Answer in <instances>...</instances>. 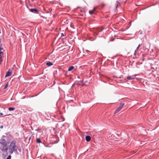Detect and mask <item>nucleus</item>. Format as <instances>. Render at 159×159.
Wrapping results in <instances>:
<instances>
[{
	"instance_id": "9b49d317",
	"label": "nucleus",
	"mask_w": 159,
	"mask_h": 159,
	"mask_svg": "<svg viewBox=\"0 0 159 159\" xmlns=\"http://www.w3.org/2000/svg\"><path fill=\"white\" fill-rule=\"evenodd\" d=\"M74 67L73 66H70L68 68V71H71L72 70H73L74 69Z\"/></svg>"
},
{
	"instance_id": "393cba45",
	"label": "nucleus",
	"mask_w": 159,
	"mask_h": 159,
	"mask_svg": "<svg viewBox=\"0 0 159 159\" xmlns=\"http://www.w3.org/2000/svg\"><path fill=\"white\" fill-rule=\"evenodd\" d=\"M135 52H135H135H134V55H135Z\"/></svg>"
},
{
	"instance_id": "c85d7f7f",
	"label": "nucleus",
	"mask_w": 159,
	"mask_h": 159,
	"mask_svg": "<svg viewBox=\"0 0 159 159\" xmlns=\"http://www.w3.org/2000/svg\"><path fill=\"white\" fill-rule=\"evenodd\" d=\"M43 91H41L40 93H42V92H43Z\"/></svg>"
},
{
	"instance_id": "20e7f679",
	"label": "nucleus",
	"mask_w": 159,
	"mask_h": 159,
	"mask_svg": "<svg viewBox=\"0 0 159 159\" xmlns=\"http://www.w3.org/2000/svg\"><path fill=\"white\" fill-rule=\"evenodd\" d=\"M83 80L82 81H76L75 83V84L78 85H80L81 84L83 83Z\"/></svg>"
},
{
	"instance_id": "5701e85b",
	"label": "nucleus",
	"mask_w": 159,
	"mask_h": 159,
	"mask_svg": "<svg viewBox=\"0 0 159 159\" xmlns=\"http://www.w3.org/2000/svg\"><path fill=\"white\" fill-rule=\"evenodd\" d=\"M0 115H3V114L2 113H0Z\"/></svg>"
},
{
	"instance_id": "a878e982",
	"label": "nucleus",
	"mask_w": 159,
	"mask_h": 159,
	"mask_svg": "<svg viewBox=\"0 0 159 159\" xmlns=\"http://www.w3.org/2000/svg\"><path fill=\"white\" fill-rule=\"evenodd\" d=\"M101 31H102V30L101 31H98V32H101Z\"/></svg>"
},
{
	"instance_id": "f03ea898",
	"label": "nucleus",
	"mask_w": 159,
	"mask_h": 159,
	"mask_svg": "<svg viewBox=\"0 0 159 159\" xmlns=\"http://www.w3.org/2000/svg\"><path fill=\"white\" fill-rule=\"evenodd\" d=\"M8 149L9 153L10 154H12L14 152H17L18 147L16 145V142L15 140H13L10 143Z\"/></svg>"
},
{
	"instance_id": "2f4dec72",
	"label": "nucleus",
	"mask_w": 159,
	"mask_h": 159,
	"mask_svg": "<svg viewBox=\"0 0 159 159\" xmlns=\"http://www.w3.org/2000/svg\"><path fill=\"white\" fill-rule=\"evenodd\" d=\"M40 93H39V94H40Z\"/></svg>"
},
{
	"instance_id": "9d476101",
	"label": "nucleus",
	"mask_w": 159,
	"mask_h": 159,
	"mask_svg": "<svg viewBox=\"0 0 159 159\" xmlns=\"http://www.w3.org/2000/svg\"><path fill=\"white\" fill-rule=\"evenodd\" d=\"M46 65L48 66H50L52 65L53 64L52 62L49 61L46 63Z\"/></svg>"
},
{
	"instance_id": "7ed1b4c3",
	"label": "nucleus",
	"mask_w": 159,
	"mask_h": 159,
	"mask_svg": "<svg viewBox=\"0 0 159 159\" xmlns=\"http://www.w3.org/2000/svg\"><path fill=\"white\" fill-rule=\"evenodd\" d=\"M125 103H121L120 104L119 107L117 108L115 111L116 113L118 112L123 108V106L125 105Z\"/></svg>"
},
{
	"instance_id": "4be33fe9",
	"label": "nucleus",
	"mask_w": 159,
	"mask_h": 159,
	"mask_svg": "<svg viewBox=\"0 0 159 159\" xmlns=\"http://www.w3.org/2000/svg\"><path fill=\"white\" fill-rule=\"evenodd\" d=\"M39 130V128H38L37 129H35V130L36 131H38Z\"/></svg>"
},
{
	"instance_id": "473e14b6",
	"label": "nucleus",
	"mask_w": 159,
	"mask_h": 159,
	"mask_svg": "<svg viewBox=\"0 0 159 159\" xmlns=\"http://www.w3.org/2000/svg\"><path fill=\"white\" fill-rule=\"evenodd\" d=\"M40 93H39V94H40Z\"/></svg>"
},
{
	"instance_id": "2eb2a0df",
	"label": "nucleus",
	"mask_w": 159,
	"mask_h": 159,
	"mask_svg": "<svg viewBox=\"0 0 159 159\" xmlns=\"http://www.w3.org/2000/svg\"><path fill=\"white\" fill-rule=\"evenodd\" d=\"M8 83L7 84H6L5 86L4 87V89H6L8 87Z\"/></svg>"
},
{
	"instance_id": "c756f323",
	"label": "nucleus",
	"mask_w": 159,
	"mask_h": 159,
	"mask_svg": "<svg viewBox=\"0 0 159 159\" xmlns=\"http://www.w3.org/2000/svg\"><path fill=\"white\" fill-rule=\"evenodd\" d=\"M9 115H7V116H9Z\"/></svg>"
},
{
	"instance_id": "b1692460",
	"label": "nucleus",
	"mask_w": 159,
	"mask_h": 159,
	"mask_svg": "<svg viewBox=\"0 0 159 159\" xmlns=\"http://www.w3.org/2000/svg\"><path fill=\"white\" fill-rule=\"evenodd\" d=\"M31 137H30V138L29 139V140H30L31 139Z\"/></svg>"
},
{
	"instance_id": "f257e3e1",
	"label": "nucleus",
	"mask_w": 159,
	"mask_h": 159,
	"mask_svg": "<svg viewBox=\"0 0 159 159\" xmlns=\"http://www.w3.org/2000/svg\"><path fill=\"white\" fill-rule=\"evenodd\" d=\"M9 136H11L9 133L5 134V135H3L0 139V149L3 152H6L8 150V143L5 139H7Z\"/></svg>"
},
{
	"instance_id": "dca6fc26",
	"label": "nucleus",
	"mask_w": 159,
	"mask_h": 159,
	"mask_svg": "<svg viewBox=\"0 0 159 159\" xmlns=\"http://www.w3.org/2000/svg\"><path fill=\"white\" fill-rule=\"evenodd\" d=\"M11 155H9L8 157L6 158V159H11Z\"/></svg>"
},
{
	"instance_id": "cd10ccee",
	"label": "nucleus",
	"mask_w": 159,
	"mask_h": 159,
	"mask_svg": "<svg viewBox=\"0 0 159 159\" xmlns=\"http://www.w3.org/2000/svg\"><path fill=\"white\" fill-rule=\"evenodd\" d=\"M43 91H41L40 93H42V92H43Z\"/></svg>"
},
{
	"instance_id": "6ab92c4d",
	"label": "nucleus",
	"mask_w": 159,
	"mask_h": 159,
	"mask_svg": "<svg viewBox=\"0 0 159 159\" xmlns=\"http://www.w3.org/2000/svg\"><path fill=\"white\" fill-rule=\"evenodd\" d=\"M96 9V8L94 7L93 8V10H92V11H93V12H94L95 11V10Z\"/></svg>"
},
{
	"instance_id": "a211bd4d",
	"label": "nucleus",
	"mask_w": 159,
	"mask_h": 159,
	"mask_svg": "<svg viewBox=\"0 0 159 159\" xmlns=\"http://www.w3.org/2000/svg\"><path fill=\"white\" fill-rule=\"evenodd\" d=\"M140 46V44H139L138 45V47L136 48V50H135V52H136L137 50H138L139 49V47Z\"/></svg>"
},
{
	"instance_id": "bb28decb",
	"label": "nucleus",
	"mask_w": 159,
	"mask_h": 159,
	"mask_svg": "<svg viewBox=\"0 0 159 159\" xmlns=\"http://www.w3.org/2000/svg\"><path fill=\"white\" fill-rule=\"evenodd\" d=\"M43 91H41L40 93H42V92H43Z\"/></svg>"
},
{
	"instance_id": "0eeeda50",
	"label": "nucleus",
	"mask_w": 159,
	"mask_h": 159,
	"mask_svg": "<svg viewBox=\"0 0 159 159\" xmlns=\"http://www.w3.org/2000/svg\"><path fill=\"white\" fill-rule=\"evenodd\" d=\"M135 76H127V79L129 80H133V79H135Z\"/></svg>"
},
{
	"instance_id": "f3484780",
	"label": "nucleus",
	"mask_w": 159,
	"mask_h": 159,
	"mask_svg": "<svg viewBox=\"0 0 159 159\" xmlns=\"http://www.w3.org/2000/svg\"><path fill=\"white\" fill-rule=\"evenodd\" d=\"M89 14L91 15L94 13V12H93V11H92V10L89 11Z\"/></svg>"
},
{
	"instance_id": "1a4fd4ad",
	"label": "nucleus",
	"mask_w": 159,
	"mask_h": 159,
	"mask_svg": "<svg viewBox=\"0 0 159 159\" xmlns=\"http://www.w3.org/2000/svg\"><path fill=\"white\" fill-rule=\"evenodd\" d=\"M30 11L32 12H37L38 11V10L36 8H32L30 10Z\"/></svg>"
},
{
	"instance_id": "aec40b11",
	"label": "nucleus",
	"mask_w": 159,
	"mask_h": 159,
	"mask_svg": "<svg viewBox=\"0 0 159 159\" xmlns=\"http://www.w3.org/2000/svg\"><path fill=\"white\" fill-rule=\"evenodd\" d=\"M3 125H1V126H0V129H2L3 128Z\"/></svg>"
},
{
	"instance_id": "39448f33",
	"label": "nucleus",
	"mask_w": 159,
	"mask_h": 159,
	"mask_svg": "<svg viewBox=\"0 0 159 159\" xmlns=\"http://www.w3.org/2000/svg\"><path fill=\"white\" fill-rule=\"evenodd\" d=\"M10 70L9 69L8 71L7 72V73L5 75L6 77H8V76H10L11 75V71H10Z\"/></svg>"
},
{
	"instance_id": "423d86ee",
	"label": "nucleus",
	"mask_w": 159,
	"mask_h": 159,
	"mask_svg": "<svg viewBox=\"0 0 159 159\" xmlns=\"http://www.w3.org/2000/svg\"><path fill=\"white\" fill-rule=\"evenodd\" d=\"M3 52L2 51L0 52V64H1V62L2 61V57L3 55Z\"/></svg>"
},
{
	"instance_id": "6e6552de",
	"label": "nucleus",
	"mask_w": 159,
	"mask_h": 159,
	"mask_svg": "<svg viewBox=\"0 0 159 159\" xmlns=\"http://www.w3.org/2000/svg\"><path fill=\"white\" fill-rule=\"evenodd\" d=\"M91 139V137L89 135L86 136L85 137V139L87 142H89Z\"/></svg>"
},
{
	"instance_id": "72a5a7b5",
	"label": "nucleus",
	"mask_w": 159,
	"mask_h": 159,
	"mask_svg": "<svg viewBox=\"0 0 159 159\" xmlns=\"http://www.w3.org/2000/svg\"><path fill=\"white\" fill-rule=\"evenodd\" d=\"M40 93H39V94H40Z\"/></svg>"
},
{
	"instance_id": "4468645a",
	"label": "nucleus",
	"mask_w": 159,
	"mask_h": 159,
	"mask_svg": "<svg viewBox=\"0 0 159 159\" xmlns=\"http://www.w3.org/2000/svg\"><path fill=\"white\" fill-rule=\"evenodd\" d=\"M15 109V108L12 107H10L8 108V110L10 111H13Z\"/></svg>"
},
{
	"instance_id": "f8f14e48",
	"label": "nucleus",
	"mask_w": 159,
	"mask_h": 159,
	"mask_svg": "<svg viewBox=\"0 0 159 159\" xmlns=\"http://www.w3.org/2000/svg\"><path fill=\"white\" fill-rule=\"evenodd\" d=\"M3 49V47L2 46V44L1 42V41H0V52Z\"/></svg>"
},
{
	"instance_id": "ddd939ff",
	"label": "nucleus",
	"mask_w": 159,
	"mask_h": 159,
	"mask_svg": "<svg viewBox=\"0 0 159 159\" xmlns=\"http://www.w3.org/2000/svg\"><path fill=\"white\" fill-rule=\"evenodd\" d=\"M36 142L38 143H41V141L40 138H38L36 140Z\"/></svg>"
},
{
	"instance_id": "7c9ffc66",
	"label": "nucleus",
	"mask_w": 159,
	"mask_h": 159,
	"mask_svg": "<svg viewBox=\"0 0 159 159\" xmlns=\"http://www.w3.org/2000/svg\"><path fill=\"white\" fill-rule=\"evenodd\" d=\"M32 130H33V129L32 128Z\"/></svg>"
},
{
	"instance_id": "412c9836",
	"label": "nucleus",
	"mask_w": 159,
	"mask_h": 159,
	"mask_svg": "<svg viewBox=\"0 0 159 159\" xmlns=\"http://www.w3.org/2000/svg\"><path fill=\"white\" fill-rule=\"evenodd\" d=\"M61 36H64V34L63 33H62L61 34Z\"/></svg>"
}]
</instances>
